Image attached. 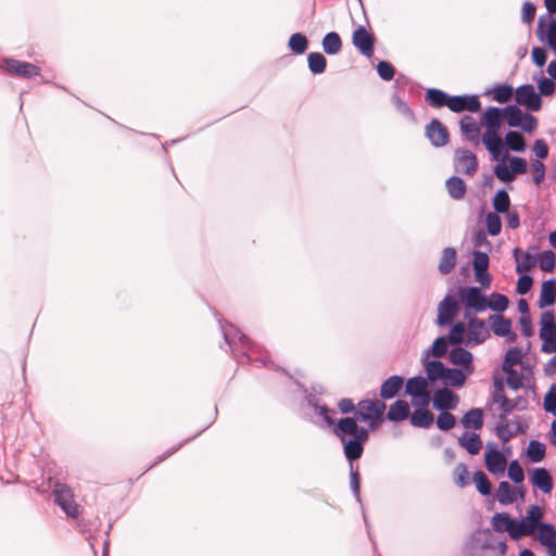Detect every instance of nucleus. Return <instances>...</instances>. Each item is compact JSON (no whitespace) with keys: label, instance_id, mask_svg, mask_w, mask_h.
Returning <instances> with one entry per match:
<instances>
[{"label":"nucleus","instance_id":"nucleus-1","mask_svg":"<svg viewBox=\"0 0 556 556\" xmlns=\"http://www.w3.org/2000/svg\"><path fill=\"white\" fill-rule=\"evenodd\" d=\"M384 409L386 404L380 400H362L357 404L356 418H341L333 428L334 434L343 444L344 455L350 462V486L357 502H361V478L359 466L354 462L361 458L369 432L366 428L359 427L356 419L368 422L371 428L377 427L382 421L381 416Z\"/></svg>","mask_w":556,"mask_h":556},{"label":"nucleus","instance_id":"nucleus-2","mask_svg":"<svg viewBox=\"0 0 556 556\" xmlns=\"http://www.w3.org/2000/svg\"><path fill=\"white\" fill-rule=\"evenodd\" d=\"M219 327L226 344L229 346L233 357L239 364L258 363L264 367L273 365V362L268 358L267 352L252 343L249 338L241 333L232 324L219 321Z\"/></svg>","mask_w":556,"mask_h":556},{"label":"nucleus","instance_id":"nucleus-3","mask_svg":"<svg viewBox=\"0 0 556 556\" xmlns=\"http://www.w3.org/2000/svg\"><path fill=\"white\" fill-rule=\"evenodd\" d=\"M543 517L542 508L538 505H532L527 516L520 520H513V529L510 531V538L513 540H520L522 536L531 535L540 525Z\"/></svg>","mask_w":556,"mask_h":556},{"label":"nucleus","instance_id":"nucleus-4","mask_svg":"<svg viewBox=\"0 0 556 556\" xmlns=\"http://www.w3.org/2000/svg\"><path fill=\"white\" fill-rule=\"evenodd\" d=\"M52 494L55 504L66 514L68 518L76 519L80 515L79 505L75 502L72 489L62 482H55Z\"/></svg>","mask_w":556,"mask_h":556},{"label":"nucleus","instance_id":"nucleus-5","mask_svg":"<svg viewBox=\"0 0 556 556\" xmlns=\"http://www.w3.org/2000/svg\"><path fill=\"white\" fill-rule=\"evenodd\" d=\"M1 68L10 75L28 79L39 76L40 74V68L38 66L15 59H4Z\"/></svg>","mask_w":556,"mask_h":556},{"label":"nucleus","instance_id":"nucleus-6","mask_svg":"<svg viewBox=\"0 0 556 556\" xmlns=\"http://www.w3.org/2000/svg\"><path fill=\"white\" fill-rule=\"evenodd\" d=\"M515 99L518 105L532 112H538L542 106L540 93L535 92L534 87L530 84L519 86L515 91Z\"/></svg>","mask_w":556,"mask_h":556},{"label":"nucleus","instance_id":"nucleus-7","mask_svg":"<svg viewBox=\"0 0 556 556\" xmlns=\"http://www.w3.org/2000/svg\"><path fill=\"white\" fill-rule=\"evenodd\" d=\"M457 294L466 303L468 308L475 312H483L486 309V296L478 287H459Z\"/></svg>","mask_w":556,"mask_h":556},{"label":"nucleus","instance_id":"nucleus-8","mask_svg":"<svg viewBox=\"0 0 556 556\" xmlns=\"http://www.w3.org/2000/svg\"><path fill=\"white\" fill-rule=\"evenodd\" d=\"M465 317L468 319L467 345H478L490 338V331L484 320L470 317L468 313L465 314Z\"/></svg>","mask_w":556,"mask_h":556},{"label":"nucleus","instance_id":"nucleus-9","mask_svg":"<svg viewBox=\"0 0 556 556\" xmlns=\"http://www.w3.org/2000/svg\"><path fill=\"white\" fill-rule=\"evenodd\" d=\"M492 402L498 405L500 419H505L515 410V405H511L510 400L506 396L504 381L500 377L493 379Z\"/></svg>","mask_w":556,"mask_h":556},{"label":"nucleus","instance_id":"nucleus-10","mask_svg":"<svg viewBox=\"0 0 556 556\" xmlns=\"http://www.w3.org/2000/svg\"><path fill=\"white\" fill-rule=\"evenodd\" d=\"M454 167L467 176H473L478 169L476 155L468 149H456L454 153Z\"/></svg>","mask_w":556,"mask_h":556},{"label":"nucleus","instance_id":"nucleus-11","mask_svg":"<svg viewBox=\"0 0 556 556\" xmlns=\"http://www.w3.org/2000/svg\"><path fill=\"white\" fill-rule=\"evenodd\" d=\"M447 108L455 113L464 111L476 113L481 109V103L478 97L473 94L450 96Z\"/></svg>","mask_w":556,"mask_h":556},{"label":"nucleus","instance_id":"nucleus-12","mask_svg":"<svg viewBox=\"0 0 556 556\" xmlns=\"http://www.w3.org/2000/svg\"><path fill=\"white\" fill-rule=\"evenodd\" d=\"M458 312V304L455 298L446 294L438 305L437 324L448 326Z\"/></svg>","mask_w":556,"mask_h":556},{"label":"nucleus","instance_id":"nucleus-13","mask_svg":"<svg viewBox=\"0 0 556 556\" xmlns=\"http://www.w3.org/2000/svg\"><path fill=\"white\" fill-rule=\"evenodd\" d=\"M352 43L362 54L370 58L374 53V36L364 26H358L353 31Z\"/></svg>","mask_w":556,"mask_h":556},{"label":"nucleus","instance_id":"nucleus-14","mask_svg":"<svg viewBox=\"0 0 556 556\" xmlns=\"http://www.w3.org/2000/svg\"><path fill=\"white\" fill-rule=\"evenodd\" d=\"M492 325V331L497 337H505L506 341L513 343L517 334L511 331V321L501 314H494L489 317Z\"/></svg>","mask_w":556,"mask_h":556},{"label":"nucleus","instance_id":"nucleus-15","mask_svg":"<svg viewBox=\"0 0 556 556\" xmlns=\"http://www.w3.org/2000/svg\"><path fill=\"white\" fill-rule=\"evenodd\" d=\"M458 402V395L447 388L438 389L432 399L433 406L440 410L455 409Z\"/></svg>","mask_w":556,"mask_h":556},{"label":"nucleus","instance_id":"nucleus-16","mask_svg":"<svg viewBox=\"0 0 556 556\" xmlns=\"http://www.w3.org/2000/svg\"><path fill=\"white\" fill-rule=\"evenodd\" d=\"M426 136L434 147H443L448 141L447 128L435 118L426 127Z\"/></svg>","mask_w":556,"mask_h":556},{"label":"nucleus","instance_id":"nucleus-17","mask_svg":"<svg viewBox=\"0 0 556 556\" xmlns=\"http://www.w3.org/2000/svg\"><path fill=\"white\" fill-rule=\"evenodd\" d=\"M459 127L462 135L467 141L473 146H478L480 143V125L472 116H463L459 122Z\"/></svg>","mask_w":556,"mask_h":556},{"label":"nucleus","instance_id":"nucleus-18","mask_svg":"<svg viewBox=\"0 0 556 556\" xmlns=\"http://www.w3.org/2000/svg\"><path fill=\"white\" fill-rule=\"evenodd\" d=\"M484 462L486 469L493 475H503L506 468V458L496 448L485 452Z\"/></svg>","mask_w":556,"mask_h":556},{"label":"nucleus","instance_id":"nucleus-19","mask_svg":"<svg viewBox=\"0 0 556 556\" xmlns=\"http://www.w3.org/2000/svg\"><path fill=\"white\" fill-rule=\"evenodd\" d=\"M421 363L429 381L443 380L447 367L441 361L430 359L428 355H421Z\"/></svg>","mask_w":556,"mask_h":556},{"label":"nucleus","instance_id":"nucleus-20","mask_svg":"<svg viewBox=\"0 0 556 556\" xmlns=\"http://www.w3.org/2000/svg\"><path fill=\"white\" fill-rule=\"evenodd\" d=\"M530 482L533 486L540 489L543 493H551L553 490V477L545 468L533 469L530 476Z\"/></svg>","mask_w":556,"mask_h":556},{"label":"nucleus","instance_id":"nucleus-21","mask_svg":"<svg viewBox=\"0 0 556 556\" xmlns=\"http://www.w3.org/2000/svg\"><path fill=\"white\" fill-rule=\"evenodd\" d=\"M540 339L541 340H554L556 339V323L555 315L552 311H545L541 315L540 320Z\"/></svg>","mask_w":556,"mask_h":556},{"label":"nucleus","instance_id":"nucleus-22","mask_svg":"<svg viewBox=\"0 0 556 556\" xmlns=\"http://www.w3.org/2000/svg\"><path fill=\"white\" fill-rule=\"evenodd\" d=\"M536 35L541 41L546 40L548 46L556 43V18L548 16L547 29L545 30V20L539 18Z\"/></svg>","mask_w":556,"mask_h":556},{"label":"nucleus","instance_id":"nucleus-23","mask_svg":"<svg viewBox=\"0 0 556 556\" xmlns=\"http://www.w3.org/2000/svg\"><path fill=\"white\" fill-rule=\"evenodd\" d=\"M450 361L452 364L457 366H463L467 374H471L473 367L472 363V354L465 350L464 348H454L450 352Z\"/></svg>","mask_w":556,"mask_h":556},{"label":"nucleus","instance_id":"nucleus-24","mask_svg":"<svg viewBox=\"0 0 556 556\" xmlns=\"http://www.w3.org/2000/svg\"><path fill=\"white\" fill-rule=\"evenodd\" d=\"M404 384V379L401 376L394 375L389 377L382 382L380 387V396L383 400L393 399Z\"/></svg>","mask_w":556,"mask_h":556},{"label":"nucleus","instance_id":"nucleus-25","mask_svg":"<svg viewBox=\"0 0 556 556\" xmlns=\"http://www.w3.org/2000/svg\"><path fill=\"white\" fill-rule=\"evenodd\" d=\"M556 301V279H548L542 283L540 298H539V307L543 308L546 306H551Z\"/></svg>","mask_w":556,"mask_h":556},{"label":"nucleus","instance_id":"nucleus-26","mask_svg":"<svg viewBox=\"0 0 556 556\" xmlns=\"http://www.w3.org/2000/svg\"><path fill=\"white\" fill-rule=\"evenodd\" d=\"M503 121H505L504 108L489 106L482 115L481 124L485 127L501 128Z\"/></svg>","mask_w":556,"mask_h":556},{"label":"nucleus","instance_id":"nucleus-27","mask_svg":"<svg viewBox=\"0 0 556 556\" xmlns=\"http://www.w3.org/2000/svg\"><path fill=\"white\" fill-rule=\"evenodd\" d=\"M458 444L466 448L470 455H476L482 447V441L477 433L464 432L458 438Z\"/></svg>","mask_w":556,"mask_h":556},{"label":"nucleus","instance_id":"nucleus-28","mask_svg":"<svg viewBox=\"0 0 556 556\" xmlns=\"http://www.w3.org/2000/svg\"><path fill=\"white\" fill-rule=\"evenodd\" d=\"M409 415V405L404 400H397L393 404L390 405L389 410L387 413V418L390 421H401L408 417Z\"/></svg>","mask_w":556,"mask_h":556},{"label":"nucleus","instance_id":"nucleus-29","mask_svg":"<svg viewBox=\"0 0 556 556\" xmlns=\"http://www.w3.org/2000/svg\"><path fill=\"white\" fill-rule=\"evenodd\" d=\"M462 425L466 429L479 430L483 426V412L481 408L469 409L462 418Z\"/></svg>","mask_w":556,"mask_h":556},{"label":"nucleus","instance_id":"nucleus-30","mask_svg":"<svg viewBox=\"0 0 556 556\" xmlns=\"http://www.w3.org/2000/svg\"><path fill=\"white\" fill-rule=\"evenodd\" d=\"M456 257H457V253L454 248L448 247V248L443 249L442 256H441V260H440V263L438 266L439 271L442 275L450 274L453 270V268L455 267Z\"/></svg>","mask_w":556,"mask_h":556},{"label":"nucleus","instance_id":"nucleus-31","mask_svg":"<svg viewBox=\"0 0 556 556\" xmlns=\"http://www.w3.org/2000/svg\"><path fill=\"white\" fill-rule=\"evenodd\" d=\"M445 187L448 195L454 200H460L465 197L466 193V184L465 181L457 177L452 176L445 181Z\"/></svg>","mask_w":556,"mask_h":556},{"label":"nucleus","instance_id":"nucleus-32","mask_svg":"<svg viewBox=\"0 0 556 556\" xmlns=\"http://www.w3.org/2000/svg\"><path fill=\"white\" fill-rule=\"evenodd\" d=\"M323 50L329 55L338 54L342 49V40L338 33L326 34L321 41Z\"/></svg>","mask_w":556,"mask_h":556},{"label":"nucleus","instance_id":"nucleus-33","mask_svg":"<svg viewBox=\"0 0 556 556\" xmlns=\"http://www.w3.org/2000/svg\"><path fill=\"white\" fill-rule=\"evenodd\" d=\"M496 497L501 505H509L516 501L517 491L509 482L502 481L498 484Z\"/></svg>","mask_w":556,"mask_h":556},{"label":"nucleus","instance_id":"nucleus-34","mask_svg":"<svg viewBox=\"0 0 556 556\" xmlns=\"http://www.w3.org/2000/svg\"><path fill=\"white\" fill-rule=\"evenodd\" d=\"M433 419V414L426 408H416L410 415V424L418 428H429Z\"/></svg>","mask_w":556,"mask_h":556},{"label":"nucleus","instance_id":"nucleus-35","mask_svg":"<svg viewBox=\"0 0 556 556\" xmlns=\"http://www.w3.org/2000/svg\"><path fill=\"white\" fill-rule=\"evenodd\" d=\"M428 389V379L421 376L409 378L405 384V391L412 397L419 395Z\"/></svg>","mask_w":556,"mask_h":556},{"label":"nucleus","instance_id":"nucleus-36","mask_svg":"<svg viewBox=\"0 0 556 556\" xmlns=\"http://www.w3.org/2000/svg\"><path fill=\"white\" fill-rule=\"evenodd\" d=\"M505 122L509 127L518 128L525 112L517 104H509L504 108Z\"/></svg>","mask_w":556,"mask_h":556},{"label":"nucleus","instance_id":"nucleus-37","mask_svg":"<svg viewBox=\"0 0 556 556\" xmlns=\"http://www.w3.org/2000/svg\"><path fill=\"white\" fill-rule=\"evenodd\" d=\"M426 100L433 108L447 106L450 96L437 88H430L426 92Z\"/></svg>","mask_w":556,"mask_h":556},{"label":"nucleus","instance_id":"nucleus-38","mask_svg":"<svg viewBox=\"0 0 556 556\" xmlns=\"http://www.w3.org/2000/svg\"><path fill=\"white\" fill-rule=\"evenodd\" d=\"M448 339L446 337H439L434 340L431 348L424 351L422 355H428V357H443L448 350Z\"/></svg>","mask_w":556,"mask_h":556},{"label":"nucleus","instance_id":"nucleus-39","mask_svg":"<svg viewBox=\"0 0 556 556\" xmlns=\"http://www.w3.org/2000/svg\"><path fill=\"white\" fill-rule=\"evenodd\" d=\"M442 381L445 386L459 388L466 381V374L458 368H447Z\"/></svg>","mask_w":556,"mask_h":556},{"label":"nucleus","instance_id":"nucleus-40","mask_svg":"<svg viewBox=\"0 0 556 556\" xmlns=\"http://www.w3.org/2000/svg\"><path fill=\"white\" fill-rule=\"evenodd\" d=\"M505 143L509 150L515 152H523L526 150L525 138L520 132L515 130H510L506 134Z\"/></svg>","mask_w":556,"mask_h":556},{"label":"nucleus","instance_id":"nucleus-41","mask_svg":"<svg viewBox=\"0 0 556 556\" xmlns=\"http://www.w3.org/2000/svg\"><path fill=\"white\" fill-rule=\"evenodd\" d=\"M308 68L313 74H321L327 66V60L320 52H311L307 55Z\"/></svg>","mask_w":556,"mask_h":556},{"label":"nucleus","instance_id":"nucleus-42","mask_svg":"<svg viewBox=\"0 0 556 556\" xmlns=\"http://www.w3.org/2000/svg\"><path fill=\"white\" fill-rule=\"evenodd\" d=\"M539 528V541L542 545L548 546L556 541V528L551 523H541Z\"/></svg>","mask_w":556,"mask_h":556},{"label":"nucleus","instance_id":"nucleus-43","mask_svg":"<svg viewBox=\"0 0 556 556\" xmlns=\"http://www.w3.org/2000/svg\"><path fill=\"white\" fill-rule=\"evenodd\" d=\"M492 527L495 531H507L510 535L513 529V519L506 513H496L491 520Z\"/></svg>","mask_w":556,"mask_h":556},{"label":"nucleus","instance_id":"nucleus-44","mask_svg":"<svg viewBox=\"0 0 556 556\" xmlns=\"http://www.w3.org/2000/svg\"><path fill=\"white\" fill-rule=\"evenodd\" d=\"M522 359V353L519 348H510L504 357V361L502 363V370L508 371L510 369H514V366L521 363Z\"/></svg>","mask_w":556,"mask_h":556},{"label":"nucleus","instance_id":"nucleus-45","mask_svg":"<svg viewBox=\"0 0 556 556\" xmlns=\"http://www.w3.org/2000/svg\"><path fill=\"white\" fill-rule=\"evenodd\" d=\"M288 47L295 54H302L307 50L308 40L303 34L295 33L289 38Z\"/></svg>","mask_w":556,"mask_h":556},{"label":"nucleus","instance_id":"nucleus-46","mask_svg":"<svg viewBox=\"0 0 556 556\" xmlns=\"http://www.w3.org/2000/svg\"><path fill=\"white\" fill-rule=\"evenodd\" d=\"M545 452H546V446L542 442L536 441V440H531L529 442L528 448H527V455L531 462H533V463L541 462L545 456Z\"/></svg>","mask_w":556,"mask_h":556},{"label":"nucleus","instance_id":"nucleus-47","mask_svg":"<svg viewBox=\"0 0 556 556\" xmlns=\"http://www.w3.org/2000/svg\"><path fill=\"white\" fill-rule=\"evenodd\" d=\"M508 303L509 301L506 295L495 292L492 293L490 299H486L485 302L486 308H490L496 313L504 312L508 307Z\"/></svg>","mask_w":556,"mask_h":556},{"label":"nucleus","instance_id":"nucleus-48","mask_svg":"<svg viewBox=\"0 0 556 556\" xmlns=\"http://www.w3.org/2000/svg\"><path fill=\"white\" fill-rule=\"evenodd\" d=\"M493 99L498 103H507L513 94L514 88L510 85H496L493 90Z\"/></svg>","mask_w":556,"mask_h":556},{"label":"nucleus","instance_id":"nucleus-49","mask_svg":"<svg viewBox=\"0 0 556 556\" xmlns=\"http://www.w3.org/2000/svg\"><path fill=\"white\" fill-rule=\"evenodd\" d=\"M392 103L395 106L397 113H400L404 118H406L408 122H412V123L416 122L413 110L397 94H393Z\"/></svg>","mask_w":556,"mask_h":556},{"label":"nucleus","instance_id":"nucleus-50","mask_svg":"<svg viewBox=\"0 0 556 556\" xmlns=\"http://www.w3.org/2000/svg\"><path fill=\"white\" fill-rule=\"evenodd\" d=\"M501 420L502 421L496 426V429H495L496 435L502 442L506 443L510 439H513L515 435H517L518 428L515 430H511L509 428V422L506 417H505V419H501Z\"/></svg>","mask_w":556,"mask_h":556},{"label":"nucleus","instance_id":"nucleus-51","mask_svg":"<svg viewBox=\"0 0 556 556\" xmlns=\"http://www.w3.org/2000/svg\"><path fill=\"white\" fill-rule=\"evenodd\" d=\"M510 199L505 190H498L493 199V207L496 213H505L509 211Z\"/></svg>","mask_w":556,"mask_h":556},{"label":"nucleus","instance_id":"nucleus-52","mask_svg":"<svg viewBox=\"0 0 556 556\" xmlns=\"http://www.w3.org/2000/svg\"><path fill=\"white\" fill-rule=\"evenodd\" d=\"M485 226L490 236H497L502 229L500 216L496 213H488L485 216Z\"/></svg>","mask_w":556,"mask_h":556},{"label":"nucleus","instance_id":"nucleus-53","mask_svg":"<svg viewBox=\"0 0 556 556\" xmlns=\"http://www.w3.org/2000/svg\"><path fill=\"white\" fill-rule=\"evenodd\" d=\"M473 481L480 494L489 495L491 493V482L483 471H477L473 475Z\"/></svg>","mask_w":556,"mask_h":556},{"label":"nucleus","instance_id":"nucleus-54","mask_svg":"<svg viewBox=\"0 0 556 556\" xmlns=\"http://www.w3.org/2000/svg\"><path fill=\"white\" fill-rule=\"evenodd\" d=\"M456 424V418L447 410H442L437 418V427L442 431L451 430Z\"/></svg>","mask_w":556,"mask_h":556},{"label":"nucleus","instance_id":"nucleus-55","mask_svg":"<svg viewBox=\"0 0 556 556\" xmlns=\"http://www.w3.org/2000/svg\"><path fill=\"white\" fill-rule=\"evenodd\" d=\"M465 332V325L463 323H456L453 325L446 338L448 339L451 344H460L464 341Z\"/></svg>","mask_w":556,"mask_h":556},{"label":"nucleus","instance_id":"nucleus-56","mask_svg":"<svg viewBox=\"0 0 556 556\" xmlns=\"http://www.w3.org/2000/svg\"><path fill=\"white\" fill-rule=\"evenodd\" d=\"M454 481L459 488H464L469 483V472L465 464L459 463L455 467Z\"/></svg>","mask_w":556,"mask_h":556},{"label":"nucleus","instance_id":"nucleus-57","mask_svg":"<svg viewBox=\"0 0 556 556\" xmlns=\"http://www.w3.org/2000/svg\"><path fill=\"white\" fill-rule=\"evenodd\" d=\"M495 176L504 182H511L515 180L511 167H508L504 162H501L494 166Z\"/></svg>","mask_w":556,"mask_h":556},{"label":"nucleus","instance_id":"nucleus-58","mask_svg":"<svg viewBox=\"0 0 556 556\" xmlns=\"http://www.w3.org/2000/svg\"><path fill=\"white\" fill-rule=\"evenodd\" d=\"M539 265L543 271H552L555 267V254L552 250L542 252L539 255Z\"/></svg>","mask_w":556,"mask_h":556},{"label":"nucleus","instance_id":"nucleus-59","mask_svg":"<svg viewBox=\"0 0 556 556\" xmlns=\"http://www.w3.org/2000/svg\"><path fill=\"white\" fill-rule=\"evenodd\" d=\"M490 264L489 255L485 252L475 251L473 252V271H485Z\"/></svg>","mask_w":556,"mask_h":556},{"label":"nucleus","instance_id":"nucleus-60","mask_svg":"<svg viewBox=\"0 0 556 556\" xmlns=\"http://www.w3.org/2000/svg\"><path fill=\"white\" fill-rule=\"evenodd\" d=\"M508 477L515 483H521L525 479V472L518 460L510 462L508 466Z\"/></svg>","mask_w":556,"mask_h":556},{"label":"nucleus","instance_id":"nucleus-61","mask_svg":"<svg viewBox=\"0 0 556 556\" xmlns=\"http://www.w3.org/2000/svg\"><path fill=\"white\" fill-rule=\"evenodd\" d=\"M544 409L556 416V384H553L544 396Z\"/></svg>","mask_w":556,"mask_h":556},{"label":"nucleus","instance_id":"nucleus-62","mask_svg":"<svg viewBox=\"0 0 556 556\" xmlns=\"http://www.w3.org/2000/svg\"><path fill=\"white\" fill-rule=\"evenodd\" d=\"M535 257L529 252L522 255V258L516 264V271L518 274H523L530 270L533 266H535Z\"/></svg>","mask_w":556,"mask_h":556},{"label":"nucleus","instance_id":"nucleus-63","mask_svg":"<svg viewBox=\"0 0 556 556\" xmlns=\"http://www.w3.org/2000/svg\"><path fill=\"white\" fill-rule=\"evenodd\" d=\"M538 127V119L532 114L525 112L521 118V125L518 126L525 132H532Z\"/></svg>","mask_w":556,"mask_h":556},{"label":"nucleus","instance_id":"nucleus-64","mask_svg":"<svg viewBox=\"0 0 556 556\" xmlns=\"http://www.w3.org/2000/svg\"><path fill=\"white\" fill-rule=\"evenodd\" d=\"M531 169L534 184L540 185L545 177V165L540 160H534L531 162Z\"/></svg>","mask_w":556,"mask_h":556}]
</instances>
